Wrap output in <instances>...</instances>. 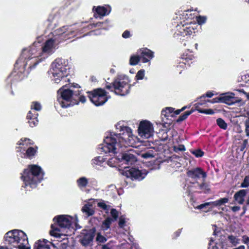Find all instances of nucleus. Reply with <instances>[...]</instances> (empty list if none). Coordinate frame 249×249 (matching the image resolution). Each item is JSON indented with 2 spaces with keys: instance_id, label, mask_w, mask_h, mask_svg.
<instances>
[{
  "instance_id": "obj_1",
  "label": "nucleus",
  "mask_w": 249,
  "mask_h": 249,
  "mask_svg": "<svg viewBox=\"0 0 249 249\" xmlns=\"http://www.w3.org/2000/svg\"><path fill=\"white\" fill-rule=\"evenodd\" d=\"M55 42L54 39L47 40L42 47V50H37L35 45L23 50L21 55L15 65V69L19 70L18 72H13L14 77H20L24 71L25 68H34L39 63L54 52Z\"/></svg>"
},
{
  "instance_id": "obj_2",
  "label": "nucleus",
  "mask_w": 249,
  "mask_h": 249,
  "mask_svg": "<svg viewBox=\"0 0 249 249\" xmlns=\"http://www.w3.org/2000/svg\"><path fill=\"white\" fill-rule=\"evenodd\" d=\"M138 140L133 135L131 128L125 127L119 133H110L108 134L105 138L101 149L105 153L111 155L120 152L122 148L134 146Z\"/></svg>"
},
{
  "instance_id": "obj_3",
  "label": "nucleus",
  "mask_w": 249,
  "mask_h": 249,
  "mask_svg": "<svg viewBox=\"0 0 249 249\" xmlns=\"http://www.w3.org/2000/svg\"><path fill=\"white\" fill-rule=\"evenodd\" d=\"M76 217H72L68 215H62L53 218L54 223H57L58 227L52 225L50 232L51 235L55 237L61 236H68L73 232L74 226L76 227L77 223Z\"/></svg>"
},
{
  "instance_id": "obj_4",
  "label": "nucleus",
  "mask_w": 249,
  "mask_h": 249,
  "mask_svg": "<svg viewBox=\"0 0 249 249\" xmlns=\"http://www.w3.org/2000/svg\"><path fill=\"white\" fill-rule=\"evenodd\" d=\"M6 244L11 248L18 249H31L26 234L22 231L15 230L7 232L5 236Z\"/></svg>"
},
{
  "instance_id": "obj_5",
  "label": "nucleus",
  "mask_w": 249,
  "mask_h": 249,
  "mask_svg": "<svg viewBox=\"0 0 249 249\" xmlns=\"http://www.w3.org/2000/svg\"><path fill=\"white\" fill-rule=\"evenodd\" d=\"M43 176V173L39 166L30 165L24 171L22 178L25 185L34 188L42 179Z\"/></svg>"
},
{
  "instance_id": "obj_6",
  "label": "nucleus",
  "mask_w": 249,
  "mask_h": 249,
  "mask_svg": "<svg viewBox=\"0 0 249 249\" xmlns=\"http://www.w3.org/2000/svg\"><path fill=\"white\" fill-rule=\"evenodd\" d=\"M68 61L63 58L56 59L51 64V68L48 71L50 77L65 78L70 75Z\"/></svg>"
},
{
  "instance_id": "obj_7",
  "label": "nucleus",
  "mask_w": 249,
  "mask_h": 249,
  "mask_svg": "<svg viewBox=\"0 0 249 249\" xmlns=\"http://www.w3.org/2000/svg\"><path fill=\"white\" fill-rule=\"evenodd\" d=\"M105 86L108 90L121 96L126 95L129 91V85L124 79H107Z\"/></svg>"
},
{
  "instance_id": "obj_8",
  "label": "nucleus",
  "mask_w": 249,
  "mask_h": 249,
  "mask_svg": "<svg viewBox=\"0 0 249 249\" xmlns=\"http://www.w3.org/2000/svg\"><path fill=\"white\" fill-rule=\"evenodd\" d=\"M58 93L61 96L58 100L62 107H67L70 106L78 104V96L72 90L70 89H64L63 87L58 90Z\"/></svg>"
},
{
  "instance_id": "obj_9",
  "label": "nucleus",
  "mask_w": 249,
  "mask_h": 249,
  "mask_svg": "<svg viewBox=\"0 0 249 249\" xmlns=\"http://www.w3.org/2000/svg\"><path fill=\"white\" fill-rule=\"evenodd\" d=\"M199 26L195 21H180L176 26V34L183 36H190L197 32Z\"/></svg>"
},
{
  "instance_id": "obj_10",
  "label": "nucleus",
  "mask_w": 249,
  "mask_h": 249,
  "mask_svg": "<svg viewBox=\"0 0 249 249\" xmlns=\"http://www.w3.org/2000/svg\"><path fill=\"white\" fill-rule=\"evenodd\" d=\"M91 102L96 106L103 105L107 101L106 92L99 88L87 92Z\"/></svg>"
},
{
  "instance_id": "obj_11",
  "label": "nucleus",
  "mask_w": 249,
  "mask_h": 249,
  "mask_svg": "<svg viewBox=\"0 0 249 249\" xmlns=\"http://www.w3.org/2000/svg\"><path fill=\"white\" fill-rule=\"evenodd\" d=\"M154 130L152 124L148 121H141L138 127L139 135L144 139L151 137L154 134Z\"/></svg>"
},
{
  "instance_id": "obj_12",
  "label": "nucleus",
  "mask_w": 249,
  "mask_h": 249,
  "mask_svg": "<svg viewBox=\"0 0 249 249\" xmlns=\"http://www.w3.org/2000/svg\"><path fill=\"white\" fill-rule=\"evenodd\" d=\"M73 32L71 28L63 26L54 31L53 32V39L57 42L66 40L70 38V35H72Z\"/></svg>"
},
{
  "instance_id": "obj_13",
  "label": "nucleus",
  "mask_w": 249,
  "mask_h": 249,
  "mask_svg": "<svg viewBox=\"0 0 249 249\" xmlns=\"http://www.w3.org/2000/svg\"><path fill=\"white\" fill-rule=\"evenodd\" d=\"M124 170L123 174L127 178H131L132 180H142L147 175V172L144 170L142 171L135 168L128 169L126 166L123 167Z\"/></svg>"
},
{
  "instance_id": "obj_14",
  "label": "nucleus",
  "mask_w": 249,
  "mask_h": 249,
  "mask_svg": "<svg viewBox=\"0 0 249 249\" xmlns=\"http://www.w3.org/2000/svg\"><path fill=\"white\" fill-rule=\"evenodd\" d=\"M220 100H221V103L229 105L240 103L242 101L241 98L235 97L233 93L230 92L221 94L220 95Z\"/></svg>"
},
{
  "instance_id": "obj_15",
  "label": "nucleus",
  "mask_w": 249,
  "mask_h": 249,
  "mask_svg": "<svg viewBox=\"0 0 249 249\" xmlns=\"http://www.w3.org/2000/svg\"><path fill=\"white\" fill-rule=\"evenodd\" d=\"M120 158V163L121 165L124 164L129 165L134 164L137 160L136 157L131 153L130 151L126 153H122L119 156Z\"/></svg>"
},
{
  "instance_id": "obj_16",
  "label": "nucleus",
  "mask_w": 249,
  "mask_h": 249,
  "mask_svg": "<svg viewBox=\"0 0 249 249\" xmlns=\"http://www.w3.org/2000/svg\"><path fill=\"white\" fill-rule=\"evenodd\" d=\"M94 231L93 230L83 231L80 239V242L83 246H87L90 245L93 239Z\"/></svg>"
},
{
  "instance_id": "obj_17",
  "label": "nucleus",
  "mask_w": 249,
  "mask_h": 249,
  "mask_svg": "<svg viewBox=\"0 0 249 249\" xmlns=\"http://www.w3.org/2000/svg\"><path fill=\"white\" fill-rule=\"evenodd\" d=\"M137 53L140 55L143 63L149 61L153 57V52L147 48H142L139 50Z\"/></svg>"
},
{
  "instance_id": "obj_18",
  "label": "nucleus",
  "mask_w": 249,
  "mask_h": 249,
  "mask_svg": "<svg viewBox=\"0 0 249 249\" xmlns=\"http://www.w3.org/2000/svg\"><path fill=\"white\" fill-rule=\"evenodd\" d=\"M193 11V9H190L181 11L179 13V18L181 20H182L181 21L183 23L186 22L188 21H191V20L194 18L195 16L192 13Z\"/></svg>"
},
{
  "instance_id": "obj_19",
  "label": "nucleus",
  "mask_w": 249,
  "mask_h": 249,
  "mask_svg": "<svg viewBox=\"0 0 249 249\" xmlns=\"http://www.w3.org/2000/svg\"><path fill=\"white\" fill-rule=\"evenodd\" d=\"M187 174L188 177L194 178H199L201 176L203 178L206 177L205 174L198 168L188 171Z\"/></svg>"
},
{
  "instance_id": "obj_20",
  "label": "nucleus",
  "mask_w": 249,
  "mask_h": 249,
  "mask_svg": "<svg viewBox=\"0 0 249 249\" xmlns=\"http://www.w3.org/2000/svg\"><path fill=\"white\" fill-rule=\"evenodd\" d=\"M228 201H229V199L228 198H226V197L222 198H220L219 200H217L214 202H207V203H205L204 204H201L199 206H198L197 208L198 209H203L205 206H208V205H213L214 206H220L223 204L227 203L228 202Z\"/></svg>"
},
{
  "instance_id": "obj_21",
  "label": "nucleus",
  "mask_w": 249,
  "mask_h": 249,
  "mask_svg": "<svg viewBox=\"0 0 249 249\" xmlns=\"http://www.w3.org/2000/svg\"><path fill=\"white\" fill-rule=\"evenodd\" d=\"M247 194L246 190H241L236 192L234 196L235 201L240 204H242L245 201V197Z\"/></svg>"
},
{
  "instance_id": "obj_22",
  "label": "nucleus",
  "mask_w": 249,
  "mask_h": 249,
  "mask_svg": "<svg viewBox=\"0 0 249 249\" xmlns=\"http://www.w3.org/2000/svg\"><path fill=\"white\" fill-rule=\"evenodd\" d=\"M95 8L96 13L101 16L107 15L109 14L111 11V7L108 5L106 6H98L96 8L94 7L93 10H94Z\"/></svg>"
},
{
  "instance_id": "obj_23",
  "label": "nucleus",
  "mask_w": 249,
  "mask_h": 249,
  "mask_svg": "<svg viewBox=\"0 0 249 249\" xmlns=\"http://www.w3.org/2000/svg\"><path fill=\"white\" fill-rule=\"evenodd\" d=\"M32 114L33 112L29 111L27 115V119L29 120L28 123L30 126L34 127L36 126L38 124V120L37 119L38 114L34 113L33 117L31 116V114Z\"/></svg>"
},
{
  "instance_id": "obj_24",
  "label": "nucleus",
  "mask_w": 249,
  "mask_h": 249,
  "mask_svg": "<svg viewBox=\"0 0 249 249\" xmlns=\"http://www.w3.org/2000/svg\"><path fill=\"white\" fill-rule=\"evenodd\" d=\"M48 243H50L46 240L43 241H38L35 244V249H50V247Z\"/></svg>"
},
{
  "instance_id": "obj_25",
  "label": "nucleus",
  "mask_w": 249,
  "mask_h": 249,
  "mask_svg": "<svg viewBox=\"0 0 249 249\" xmlns=\"http://www.w3.org/2000/svg\"><path fill=\"white\" fill-rule=\"evenodd\" d=\"M92 204L90 202L86 204L82 208V211L87 215L90 216L94 214V211L91 208Z\"/></svg>"
},
{
  "instance_id": "obj_26",
  "label": "nucleus",
  "mask_w": 249,
  "mask_h": 249,
  "mask_svg": "<svg viewBox=\"0 0 249 249\" xmlns=\"http://www.w3.org/2000/svg\"><path fill=\"white\" fill-rule=\"evenodd\" d=\"M120 160L119 156L113 157L108 160L107 163L110 167H115L118 163L120 162Z\"/></svg>"
},
{
  "instance_id": "obj_27",
  "label": "nucleus",
  "mask_w": 249,
  "mask_h": 249,
  "mask_svg": "<svg viewBox=\"0 0 249 249\" xmlns=\"http://www.w3.org/2000/svg\"><path fill=\"white\" fill-rule=\"evenodd\" d=\"M187 59V57L183 58L182 61L178 63V65L177 66V69L178 70H180L181 69H185L187 68V66H189L190 65Z\"/></svg>"
},
{
  "instance_id": "obj_28",
  "label": "nucleus",
  "mask_w": 249,
  "mask_h": 249,
  "mask_svg": "<svg viewBox=\"0 0 249 249\" xmlns=\"http://www.w3.org/2000/svg\"><path fill=\"white\" fill-rule=\"evenodd\" d=\"M139 54H138V55H132L129 60V64L131 65H137L138 62L140 61L141 57L139 55Z\"/></svg>"
},
{
  "instance_id": "obj_29",
  "label": "nucleus",
  "mask_w": 249,
  "mask_h": 249,
  "mask_svg": "<svg viewBox=\"0 0 249 249\" xmlns=\"http://www.w3.org/2000/svg\"><path fill=\"white\" fill-rule=\"evenodd\" d=\"M77 183L79 187H85L87 186L88 180L86 178L82 177L77 180Z\"/></svg>"
},
{
  "instance_id": "obj_30",
  "label": "nucleus",
  "mask_w": 249,
  "mask_h": 249,
  "mask_svg": "<svg viewBox=\"0 0 249 249\" xmlns=\"http://www.w3.org/2000/svg\"><path fill=\"white\" fill-rule=\"evenodd\" d=\"M31 141L27 138H22L18 142V144L23 146H28V145L32 144Z\"/></svg>"
},
{
  "instance_id": "obj_31",
  "label": "nucleus",
  "mask_w": 249,
  "mask_h": 249,
  "mask_svg": "<svg viewBox=\"0 0 249 249\" xmlns=\"http://www.w3.org/2000/svg\"><path fill=\"white\" fill-rule=\"evenodd\" d=\"M36 152V149L34 147H30L28 148L26 152V156L28 158H32L35 155Z\"/></svg>"
},
{
  "instance_id": "obj_32",
  "label": "nucleus",
  "mask_w": 249,
  "mask_h": 249,
  "mask_svg": "<svg viewBox=\"0 0 249 249\" xmlns=\"http://www.w3.org/2000/svg\"><path fill=\"white\" fill-rule=\"evenodd\" d=\"M112 221V220L110 218H107L103 223L102 226V228L103 229V230H107V229H108L110 227V225L111 224Z\"/></svg>"
},
{
  "instance_id": "obj_33",
  "label": "nucleus",
  "mask_w": 249,
  "mask_h": 249,
  "mask_svg": "<svg viewBox=\"0 0 249 249\" xmlns=\"http://www.w3.org/2000/svg\"><path fill=\"white\" fill-rule=\"evenodd\" d=\"M32 110L34 109L36 111H39L41 109V104L36 101H34L32 102L31 106Z\"/></svg>"
},
{
  "instance_id": "obj_34",
  "label": "nucleus",
  "mask_w": 249,
  "mask_h": 249,
  "mask_svg": "<svg viewBox=\"0 0 249 249\" xmlns=\"http://www.w3.org/2000/svg\"><path fill=\"white\" fill-rule=\"evenodd\" d=\"M217 124L222 129H226L227 127V124L221 118H218L216 120Z\"/></svg>"
},
{
  "instance_id": "obj_35",
  "label": "nucleus",
  "mask_w": 249,
  "mask_h": 249,
  "mask_svg": "<svg viewBox=\"0 0 249 249\" xmlns=\"http://www.w3.org/2000/svg\"><path fill=\"white\" fill-rule=\"evenodd\" d=\"M207 20V17L205 16H198L196 17L197 24L199 25L205 23Z\"/></svg>"
},
{
  "instance_id": "obj_36",
  "label": "nucleus",
  "mask_w": 249,
  "mask_h": 249,
  "mask_svg": "<svg viewBox=\"0 0 249 249\" xmlns=\"http://www.w3.org/2000/svg\"><path fill=\"white\" fill-rule=\"evenodd\" d=\"M228 238L230 242L234 246L239 243V240L234 236H229Z\"/></svg>"
},
{
  "instance_id": "obj_37",
  "label": "nucleus",
  "mask_w": 249,
  "mask_h": 249,
  "mask_svg": "<svg viewBox=\"0 0 249 249\" xmlns=\"http://www.w3.org/2000/svg\"><path fill=\"white\" fill-rule=\"evenodd\" d=\"M174 108L173 107H166L164 110H162V114L164 116H168L170 113L174 111Z\"/></svg>"
},
{
  "instance_id": "obj_38",
  "label": "nucleus",
  "mask_w": 249,
  "mask_h": 249,
  "mask_svg": "<svg viewBox=\"0 0 249 249\" xmlns=\"http://www.w3.org/2000/svg\"><path fill=\"white\" fill-rule=\"evenodd\" d=\"M241 187L243 188L249 187V175L245 177L243 182L241 184Z\"/></svg>"
},
{
  "instance_id": "obj_39",
  "label": "nucleus",
  "mask_w": 249,
  "mask_h": 249,
  "mask_svg": "<svg viewBox=\"0 0 249 249\" xmlns=\"http://www.w3.org/2000/svg\"><path fill=\"white\" fill-rule=\"evenodd\" d=\"M192 113V111H186L184 113H183L182 115L180 116L178 119V121H182L185 119L187 118V117L190 115Z\"/></svg>"
},
{
  "instance_id": "obj_40",
  "label": "nucleus",
  "mask_w": 249,
  "mask_h": 249,
  "mask_svg": "<svg viewBox=\"0 0 249 249\" xmlns=\"http://www.w3.org/2000/svg\"><path fill=\"white\" fill-rule=\"evenodd\" d=\"M104 161V158L102 157H98L93 160L92 164L94 165H100V164Z\"/></svg>"
},
{
  "instance_id": "obj_41",
  "label": "nucleus",
  "mask_w": 249,
  "mask_h": 249,
  "mask_svg": "<svg viewBox=\"0 0 249 249\" xmlns=\"http://www.w3.org/2000/svg\"><path fill=\"white\" fill-rule=\"evenodd\" d=\"M197 110L200 112V113H203L207 114H213L214 113V111L212 109H196Z\"/></svg>"
},
{
  "instance_id": "obj_42",
  "label": "nucleus",
  "mask_w": 249,
  "mask_h": 249,
  "mask_svg": "<svg viewBox=\"0 0 249 249\" xmlns=\"http://www.w3.org/2000/svg\"><path fill=\"white\" fill-rule=\"evenodd\" d=\"M96 241L99 243H105L106 242L107 239L104 236L98 233L96 237Z\"/></svg>"
},
{
  "instance_id": "obj_43",
  "label": "nucleus",
  "mask_w": 249,
  "mask_h": 249,
  "mask_svg": "<svg viewBox=\"0 0 249 249\" xmlns=\"http://www.w3.org/2000/svg\"><path fill=\"white\" fill-rule=\"evenodd\" d=\"M208 249H218V247L216 246V244L214 242V241L211 239L209 243Z\"/></svg>"
},
{
  "instance_id": "obj_44",
  "label": "nucleus",
  "mask_w": 249,
  "mask_h": 249,
  "mask_svg": "<svg viewBox=\"0 0 249 249\" xmlns=\"http://www.w3.org/2000/svg\"><path fill=\"white\" fill-rule=\"evenodd\" d=\"M110 213L114 220H116L118 217V211L115 209H112L111 210Z\"/></svg>"
},
{
  "instance_id": "obj_45",
  "label": "nucleus",
  "mask_w": 249,
  "mask_h": 249,
  "mask_svg": "<svg viewBox=\"0 0 249 249\" xmlns=\"http://www.w3.org/2000/svg\"><path fill=\"white\" fill-rule=\"evenodd\" d=\"M193 154L195 155L196 157L199 158L201 157L204 155V152L201 150H196L193 152Z\"/></svg>"
},
{
  "instance_id": "obj_46",
  "label": "nucleus",
  "mask_w": 249,
  "mask_h": 249,
  "mask_svg": "<svg viewBox=\"0 0 249 249\" xmlns=\"http://www.w3.org/2000/svg\"><path fill=\"white\" fill-rule=\"evenodd\" d=\"M245 132L247 136H249V118L246 120L245 123Z\"/></svg>"
},
{
  "instance_id": "obj_47",
  "label": "nucleus",
  "mask_w": 249,
  "mask_h": 249,
  "mask_svg": "<svg viewBox=\"0 0 249 249\" xmlns=\"http://www.w3.org/2000/svg\"><path fill=\"white\" fill-rule=\"evenodd\" d=\"M98 206L104 210H108L109 206L106 205L104 202H100L98 203Z\"/></svg>"
},
{
  "instance_id": "obj_48",
  "label": "nucleus",
  "mask_w": 249,
  "mask_h": 249,
  "mask_svg": "<svg viewBox=\"0 0 249 249\" xmlns=\"http://www.w3.org/2000/svg\"><path fill=\"white\" fill-rule=\"evenodd\" d=\"M144 70H141L137 72L136 78H143L144 76Z\"/></svg>"
},
{
  "instance_id": "obj_49",
  "label": "nucleus",
  "mask_w": 249,
  "mask_h": 249,
  "mask_svg": "<svg viewBox=\"0 0 249 249\" xmlns=\"http://www.w3.org/2000/svg\"><path fill=\"white\" fill-rule=\"evenodd\" d=\"M154 156L153 154L149 153V152H146L143 154H142V157L144 158H150L153 157Z\"/></svg>"
},
{
  "instance_id": "obj_50",
  "label": "nucleus",
  "mask_w": 249,
  "mask_h": 249,
  "mask_svg": "<svg viewBox=\"0 0 249 249\" xmlns=\"http://www.w3.org/2000/svg\"><path fill=\"white\" fill-rule=\"evenodd\" d=\"M125 223V220L122 216L120 217L119 225L120 227L123 228Z\"/></svg>"
},
{
  "instance_id": "obj_51",
  "label": "nucleus",
  "mask_w": 249,
  "mask_h": 249,
  "mask_svg": "<svg viewBox=\"0 0 249 249\" xmlns=\"http://www.w3.org/2000/svg\"><path fill=\"white\" fill-rule=\"evenodd\" d=\"M131 36V34L129 31H125L122 34V37L124 38H127Z\"/></svg>"
},
{
  "instance_id": "obj_52",
  "label": "nucleus",
  "mask_w": 249,
  "mask_h": 249,
  "mask_svg": "<svg viewBox=\"0 0 249 249\" xmlns=\"http://www.w3.org/2000/svg\"><path fill=\"white\" fill-rule=\"evenodd\" d=\"M175 150L176 151H177L178 150L179 151H185V146L183 145H179L178 147H175Z\"/></svg>"
},
{
  "instance_id": "obj_53",
  "label": "nucleus",
  "mask_w": 249,
  "mask_h": 249,
  "mask_svg": "<svg viewBox=\"0 0 249 249\" xmlns=\"http://www.w3.org/2000/svg\"><path fill=\"white\" fill-rule=\"evenodd\" d=\"M213 94L212 92L211 91H208L206 93V95H203L200 98H204L205 96L206 97H212L213 96Z\"/></svg>"
},
{
  "instance_id": "obj_54",
  "label": "nucleus",
  "mask_w": 249,
  "mask_h": 249,
  "mask_svg": "<svg viewBox=\"0 0 249 249\" xmlns=\"http://www.w3.org/2000/svg\"><path fill=\"white\" fill-rule=\"evenodd\" d=\"M208 102H210L212 103L221 102V100H220V96L217 98H215L212 99V101L209 100Z\"/></svg>"
},
{
  "instance_id": "obj_55",
  "label": "nucleus",
  "mask_w": 249,
  "mask_h": 249,
  "mask_svg": "<svg viewBox=\"0 0 249 249\" xmlns=\"http://www.w3.org/2000/svg\"><path fill=\"white\" fill-rule=\"evenodd\" d=\"M69 85H70L69 87H73V88H80V86L77 83H70Z\"/></svg>"
},
{
  "instance_id": "obj_56",
  "label": "nucleus",
  "mask_w": 249,
  "mask_h": 249,
  "mask_svg": "<svg viewBox=\"0 0 249 249\" xmlns=\"http://www.w3.org/2000/svg\"><path fill=\"white\" fill-rule=\"evenodd\" d=\"M79 99V101L82 102V103H84L86 101V98L84 96H81L80 97L77 98V100Z\"/></svg>"
},
{
  "instance_id": "obj_57",
  "label": "nucleus",
  "mask_w": 249,
  "mask_h": 249,
  "mask_svg": "<svg viewBox=\"0 0 249 249\" xmlns=\"http://www.w3.org/2000/svg\"><path fill=\"white\" fill-rule=\"evenodd\" d=\"M186 108V107H183L181 109H178L175 111V113L176 114H179L181 111H183Z\"/></svg>"
},
{
  "instance_id": "obj_58",
  "label": "nucleus",
  "mask_w": 249,
  "mask_h": 249,
  "mask_svg": "<svg viewBox=\"0 0 249 249\" xmlns=\"http://www.w3.org/2000/svg\"><path fill=\"white\" fill-rule=\"evenodd\" d=\"M240 207L238 206H233L231 207V210L233 212H237L240 210Z\"/></svg>"
},
{
  "instance_id": "obj_59",
  "label": "nucleus",
  "mask_w": 249,
  "mask_h": 249,
  "mask_svg": "<svg viewBox=\"0 0 249 249\" xmlns=\"http://www.w3.org/2000/svg\"><path fill=\"white\" fill-rule=\"evenodd\" d=\"M237 90L239 92H243L244 94H245L246 95L248 100H249V93H248L246 92L243 89H240V90Z\"/></svg>"
},
{
  "instance_id": "obj_60",
  "label": "nucleus",
  "mask_w": 249,
  "mask_h": 249,
  "mask_svg": "<svg viewBox=\"0 0 249 249\" xmlns=\"http://www.w3.org/2000/svg\"><path fill=\"white\" fill-rule=\"evenodd\" d=\"M102 249H110V248L107 245H104L103 246Z\"/></svg>"
},
{
  "instance_id": "obj_61",
  "label": "nucleus",
  "mask_w": 249,
  "mask_h": 249,
  "mask_svg": "<svg viewBox=\"0 0 249 249\" xmlns=\"http://www.w3.org/2000/svg\"><path fill=\"white\" fill-rule=\"evenodd\" d=\"M129 71L131 73H135V70L134 69H131Z\"/></svg>"
},
{
  "instance_id": "obj_62",
  "label": "nucleus",
  "mask_w": 249,
  "mask_h": 249,
  "mask_svg": "<svg viewBox=\"0 0 249 249\" xmlns=\"http://www.w3.org/2000/svg\"><path fill=\"white\" fill-rule=\"evenodd\" d=\"M244 239H245V241H245V243H247V241L249 240V239L248 237H245V238H244Z\"/></svg>"
},
{
  "instance_id": "obj_63",
  "label": "nucleus",
  "mask_w": 249,
  "mask_h": 249,
  "mask_svg": "<svg viewBox=\"0 0 249 249\" xmlns=\"http://www.w3.org/2000/svg\"><path fill=\"white\" fill-rule=\"evenodd\" d=\"M194 58H195V57L193 56H191L190 57H189V59L191 60H193Z\"/></svg>"
},
{
  "instance_id": "obj_64",
  "label": "nucleus",
  "mask_w": 249,
  "mask_h": 249,
  "mask_svg": "<svg viewBox=\"0 0 249 249\" xmlns=\"http://www.w3.org/2000/svg\"><path fill=\"white\" fill-rule=\"evenodd\" d=\"M0 249H8L7 248H4L3 247H0Z\"/></svg>"
}]
</instances>
